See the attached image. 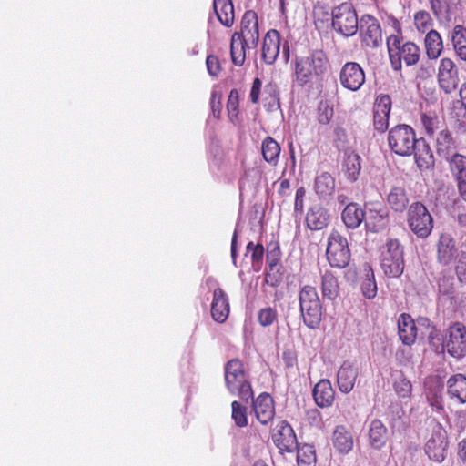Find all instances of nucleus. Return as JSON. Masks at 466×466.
<instances>
[{"label": "nucleus", "mask_w": 466, "mask_h": 466, "mask_svg": "<svg viewBox=\"0 0 466 466\" xmlns=\"http://www.w3.org/2000/svg\"><path fill=\"white\" fill-rule=\"evenodd\" d=\"M294 81L305 86L314 79L323 77L329 69V61L322 49H313L306 55L296 56L293 62Z\"/></svg>", "instance_id": "1"}, {"label": "nucleus", "mask_w": 466, "mask_h": 466, "mask_svg": "<svg viewBox=\"0 0 466 466\" xmlns=\"http://www.w3.org/2000/svg\"><path fill=\"white\" fill-rule=\"evenodd\" d=\"M393 27L396 35L387 37L386 45L391 68L400 72L402 64L406 66H412L418 64L421 56L420 47L412 41H406L402 37L401 25L397 19H393Z\"/></svg>", "instance_id": "2"}, {"label": "nucleus", "mask_w": 466, "mask_h": 466, "mask_svg": "<svg viewBox=\"0 0 466 466\" xmlns=\"http://www.w3.org/2000/svg\"><path fill=\"white\" fill-rule=\"evenodd\" d=\"M224 370L226 387L231 394L238 395L245 401L253 397L251 384L248 381L244 364L239 359L228 360L225 364Z\"/></svg>", "instance_id": "3"}, {"label": "nucleus", "mask_w": 466, "mask_h": 466, "mask_svg": "<svg viewBox=\"0 0 466 466\" xmlns=\"http://www.w3.org/2000/svg\"><path fill=\"white\" fill-rule=\"evenodd\" d=\"M299 301L303 323L311 329H318L322 320L323 307L316 288L303 286L299 290Z\"/></svg>", "instance_id": "4"}, {"label": "nucleus", "mask_w": 466, "mask_h": 466, "mask_svg": "<svg viewBox=\"0 0 466 466\" xmlns=\"http://www.w3.org/2000/svg\"><path fill=\"white\" fill-rule=\"evenodd\" d=\"M418 139L414 129L405 124L393 127L388 133V145L390 150L401 157L411 156L416 149Z\"/></svg>", "instance_id": "5"}, {"label": "nucleus", "mask_w": 466, "mask_h": 466, "mask_svg": "<svg viewBox=\"0 0 466 466\" xmlns=\"http://www.w3.org/2000/svg\"><path fill=\"white\" fill-rule=\"evenodd\" d=\"M407 223L419 238H428L433 229V218L426 206L420 201L413 202L409 207Z\"/></svg>", "instance_id": "6"}, {"label": "nucleus", "mask_w": 466, "mask_h": 466, "mask_svg": "<svg viewBox=\"0 0 466 466\" xmlns=\"http://www.w3.org/2000/svg\"><path fill=\"white\" fill-rule=\"evenodd\" d=\"M331 24L335 31L345 36L354 35L358 31V15L353 5L344 2L331 11Z\"/></svg>", "instance_id": "7"}, {"label": "nucleus", "mask_w": 466, "mask_h": 466, "mask_svg": "<svg viewBox=\"0 0 466 466\" xmlns=\"http://www.w3.org/2000/svg\"><path fill=\"white\" fill-rule=\"evenodd\" d=\"M403 247L396 238L389 239L381 252L380 267L390 278L400 277L404 270Z\"/></svg>", "instance_id": "8"}, {"label": "nucleus", "mask_w": 466, "mask_h": 466, "mask_svg": "<svg viewBox=\"0 0 466 466\" xmlns=\"http://www.w3.org/2000/svg\"><path fill=\"white\" fill-rule=\"evenodd\" d=\"M420 328H425L428 332V337L432 339V335L436 329L428 319L420 318L417 319L416 322L409 314L403 313L398 319L399 338L401 342L407 346H411L415 343Z\"/></svg>", "instance_id": "9"}, {"label": "nucleus", "mask_w": 466, "mask_h": 466, "mask_svg": "<svg viewBox=\"0 0 466 466\" xmlns=\"http://www.w3.org/2000/svg\"><path fill=\"white\" fill-rule=\"evenodd\" d=\"M326 255L329 265L334 268H346L350 261L348 240L337 230H332L328 238Z\"/></svg>", "instance_id": "10"}, {"label": "nucleus", "mask_w": 466, "mask_h": 466, "mask_svg": "<svg viewBox=\"0 0 466 466\" xmlns=\"http://www.w3.org/2000/svg\"><path fill=\"white\" fill-rule=\"evenodd\" d=\"M443 349L455 358L461 359L466 355V326L462 322L451 323L445 331Z\"/></svg>", "instance_id": "11"}, {"label": "nucleus", "mask_w": 466, "mask_h": 466, "mask_svg": "<svg viewBox=\"0 0 466 466\" xmlns=\"http://www.w3.org/2000/svg\"><path fill=\"white\" fill-rule=\"evenodd\" d=\"M437 80L440 89L445 94H452L459 86V71L454 61L450 57H442L438 66Z\"/></svg>", "instance_id": "12"}, {"label": "nucleus", "mask_w": 466, "mask_h": 466, "mask_svg": "<svg viewBox=\"0 0 466 466\" xmlns=\"http://www.w3.org/2000/svg\"><path fill=\"white\" fill-rule=\"evenodd\" d=\"M244 41L246 46H251L257 48L259 40V28L258 15L253 10H248L244 13L240 21V30L233 34Z\"/></svg>", "instance_id": "13"}, {"label": "nucleus", "mask_w": 466, "mask_h": 466, "mask_svg": "<svg viewBox=\"0 0 466 466\" xmlns=\"http://www.w3.org/2000/svg\"><path fill=\"white\" fill-rule=\"evenodd\" d=\"M449 441L446 431L437 425L425 444V452L434 461L441 462L447 453Z\"/></svg>", "instance_id": "14"}, {"label": "nucleus", "mask_w": 466, "mask_h": 466, "mask_svg": "<svg viewBox=\"0 0 466 466\" xmlns=\"http://www.w3.org/2000/svg\"><path fill=\"white\" fill-rule=\"evenodd\" d=\"M339 77L340 85L350 91L360 90L366 81L364 69L357 62L345 63Z\"/></svg>", "instance_id": "15"}, {"label": "nucleus", "mask_w": 466, "mask_h": 466, "mask_svg": "<svg viewBox=\"0 0 466 466\" xmlns=\"http://www.w3.org/2000/svg\"><path fill=\"white\" fill-rule=\"evenodd\" d=\"M271 438L280 453L292 452L297 448L293 428L286 420L279 421L272 430Z\"/></svg>", "instance_id": "16"}, {"label": "nucleus", "mask_w": 466, "mask_h": 466, "mask_svg": "<svg viewBox=\"0 0 466 466\" xmlns=\"http://www.w3.org/2000/svg\"><path fill=\"white\" fill-rule=\"evenodd\" d=\"M365 225L372 232L384 229L389 223V212L380 203L371 202L365 205Z\"/></svg>", "instance_id": "17"}, {"label": "nucleus", "mask_w": 466, "mask_h": 466, "mask_svg": "<svg viewBox=\"0 0 466 466\" xmlns=\"http://www.w3.org/2000/svg\"><path fill=\"white\" fill-rule=\"evenodd\" d=\"M391 110V98L389 95H379L373 106V126L379 132H385L389 127Z\"/></svg>", "instance_id": "18"}, {"label": "nucleus", "mask_w": 466, "mask_h": 466, "mask_svg": "<svg viewBox=\"0 0 466 466\" xmlns=\"http://www.w3.org/2000/svg\"><path fill=\"white\" fill-rule=\"evenodd\" d=\"M360 35L366 46L370 48L379 46L382 43V33L379 21L370 15L362 17Z\"/></svg>", "instance_id": "19"}, {"label": "nucleus", "mask_w": 466, "mask_h": 466, "mask_svg": "<svg viewBox=\"0 0 466 466\" xmlns=\"http://www.w3.org/2000/svg\"><path fill=\"white\" fill-rule=\"evenodd\" d=\"M448 163L449 169L457 184L460 197L466 200V156L453 153Z\"/></svg>", "instance_id": "20"}, {"label": "nucleus", "mask_w": 466, "mask_h": 466, "mask_svg": "<svg viewBox=\"0 0 466 466\" xmlns=\"http://www.w3.org/2000/svg\"><path fill=\"white\" fill-rule=\"evenodd\" d=\"M252 409L257 420L262 425H268L275 416V405L273 398L266 392L259 394L253 400Z\"/></svg>", "instance_id": "21"}, {"label": "nucleus", "mask_w": 466, "mask_h": 466, "mask_svg": "<svg viewBox=\"0 0 466 466\" xmlns=\"http://www.w3.org/2000/svg\"><path fill=\"white\" fill-rule=\"evenodd\" d=\"M280 49V34L275 30L270 29L264 36L261 57L268 65H273L279 54Z\"/></svg>", "instance_id": "22"}, {"label": "nucleus", "mask_w": 466, "mask_h": 466, "mask_svg": "<svg viewBox=\"0 0 466 466\" xmlns=\"http://www.w3.org/2000/svg\"><path fill=\"white\" fill-rule=\"evenodd\" d=\"M229 311L230 306L227 293L219 287L215 289L211 303L213 319L218 323H224L228 318Z\"/></svg>", "instance_id": "23"}, {"label": "nucleus", "mask_w": 466, "mask_h": 466, "mask_svg": "<svg viewBox=\"0 0 466 466\" xmlns=\"http://www.w3.org/2000/svg\"><path fill=\"white\" fill-rule=\"evenodd\" d=\"M457 248L454 238L448 233L441 234L437 242V260L442 265H450L456 258Z\"/></svg>", "instance_id": "24"}, {"label": "nucleus", "mask_w": 466, "mask_h": 466, "mask_svg": "<svg viewBox=\"0 0 466 466\" xmlns=\"http://www.w3.org/2000/svg\"><path fill=\"white\" fill-rule=\"evenodd\" d=\"M312 394L319 408L330 407L335 400V390L329 380H320L315 385Z\"/></svg>", "instance_id": "25"}, {"label": "nucleus", "mask_w": 466, "mask_h": 466, "mask_svg": "<svg viewBox=\"0 0 466 466\" xmlns=\"http://www.w3.org/2000/svg\"><path fill=\"white\" fill-rule=\"evenodd\" d=\"M358 376L357 370L350 362H344L338 370L337 383L339 390L349 393L352 390Z\"/></svg>", "instance_id": "26"}, {"label": "nucleus", "mask_w": 466, "mask_h": 466, "mask_svg": "<svg viewBox=\"0 0 466 466\" xmlns=\"http://www.w3.org/2000/svg\"><path fill=\"white\" fill-rule=\"evenodd\" d=\"M369 443L371 448L380 450L388 440V430L380 420H371L369 428Z\"/></svg>", "instance_id": "27"}, {"label": "nucleus", "mask_w": 466, "mask_h": 466, "mask_svg": "<svg viewBox=\"0 0 466 466\" xmlns=\"http://www.w3.org/2000/svg\"><path fill=\"white\" fill-rule=\"evenodd\" d=\"M447 393L452 400L460 403H466V377L458 373L450 377L447 380Z\"/></svg>", "instance_id": "28"}, {"label": "nucleus", "mask_w": 466, "mask_h": 466, "mask_svg": "<svg viewBox=\"0 0 466 466\" xmlns=\"http://www.w3.org/2000/svg\"><path fill=\"white\" fill-rule=\"evenodd\" d=\"M329 219V215L326 208L319 205L311 207L306 215V225L311 230H320L324 228Z\"/></svg>", "instance_id": "29"}, {"label": "nucleus", "mask_w": 466, "mask_h": 466, "mask_svg": "<svg viewBox=\"0 0 466 466\" xmlns=\"http://www.w3.org/2000/svg\"><path fill=\"white\" fill-rule=\"evenodd\" d=\"M424 48L430 60H436L441 56L444 45L442 37L437 30H431L425 34Z\"/></svg>", "instance_id": "30"}, {"label": "nucleus", "mask_w": 466, "mask_h": 466, "mask_svg": "<svg viewBox=\"0 0 466 466\" xmlns=\"http://www.w3.org/2000/svg\"><path fill=\"white\" fill-rule=\"evenodd\" d=\"M361 170V157L351 151L345 154L342 162V173L350 182H356L359 179Z\"/></svg>", "instance_id": "31"}, {"label": "nucleus", "mask_w": 466, "mask_h": 466, "mask_svg": "<svg viewBox=\"0 0 466 466\" xmlns=\"http://www.w3.org/2000/svg\"><path fill=\"white\" fill-rule=\"evenodd\" d=\"M426 397L430 404L438 410L443 409V398L441 384L438 377H429L425 381Z\"/></svg>", "instance_id": "32"}, {"label": "nucleus", "mask_w": 466, "mask_h": 466, "mask_svg": "<svg viewBox=\"0 0 466 466\" xmlns=\"http://www.w3.org/2000/svg\"><path fill=\"white\" fill-rule=\"evenodd\" d=\"M213 9L218 20L226 27H231L235 22L232 0H214Z\"/></svg>", "instance_id": "33"}, {"label": "nucleus", "mask_w": 466, "mask_h": 466, "mask_svg": "<svg viewBox=\"0 0 466 466\" xmlns=\"http://www.w3.org/2000/svg\"><path fill=\"white\" fill-rule=\"evenodd\" d=\"M430 8L437 19L451 21L457 11V4L453 0H429Z\"/></svg>", "instance_id": "34"}, {"label": "nucleus", "mask_w": 466, "mask_h": 466, "mask_svg": "<svg viewBox=\"0 0 466 466\" xmlns=\"http://www.w3.org/2000/svg\"><path fill=\"white\" fill-rule=\"evenodd\" d=\"M332 443L339 453H348L352 450L354 441L350 431L343 425H338L333 431Z\"/></svg>", "instance_id": "35"}, {"label": "nucleus", "mask_w": 466, "mask_h": 466, "mask_svg": "<svg viewBox=\"0 0 466 466\" xmlns=\"http://www.w3.org/2000/svg\"><path fill=\"white\" fill-rule=\"evenodd\" d=\"M366 209H362L357 203L348 204L341 214V218L347 228H357L361 222L365 221Z\"/></svg>", "instance_id": "36"}, {"label": "nucleus", "mask_w": 466, "mask_h": 466, "mask_svg": "<svg viewBox=\"0 0 466 466\" xmlns=\"http://www.w3.org/2000/svg\"><path fill=\"white\" fill-rule=\"evenodd\" d=\"M456 148V141L451 132L445 127L437 133L436 150L439 156L449 157L452 151Z\"/></svg>", "instance_id": "37"}, {"label": "nucleus", "mask_w": 466, "mask_h": 466, "mask_svg": "<svg viewBox=\"0 0 466 466\" xmlns=\"http://www.w3.org/2000/svg\"><path fill=\"white\" fill-rule=\"evenodd\" d=\"M412 154L414 155L415 162L420 170L429 169L433 166V154L424 139H418L416 149Z\"/></svg>", "instance_id": "38"}, {"label": "nucleus", "mask_w": 466, "mask_h": 466, "mask_svg": "<svg viewBox=\"0 0 466 466\" xmlns=\"http://www.w3.org/2000/svg\"><path fill=\"white\" fill-rule=\"evenodd\" d=\"M451 42L455 55L466 62V27L464 25H454L451 34Z\"/></svg>", "instance_id": "39"}, {"label": "nucleus", "mask_w": 466, "mask_h": 466, "mask_svg": "<svg viewBox=\"0 0 466 466\" xmlns=\"http://www.w3.org/2000/svg\"><path fill=\"white\" fill-rule=\"evenodd\" d=\"M336 187L335 178L329 172L317 176L314 188L320 198H327L333 195Z\"/></svg>", "instance_id": "40"}, {"label": "nucleus", "mask_w": 466, "mask_h": 466, "mask_svg": "<svg viewBox=\"0 0 466 466\" xmlns=\"http://www.w3.org/2000/svg\"><path fill=\"white\" fill-rule=\"evenodd\" d=\"M387 201L390 207L396 212H403L409 204L407 192L402 187H393L390 188Z\"/></svg>", "instance_id": "41"}, {"label": "nucleus", "mask_w": 466, "mask_h": 466, "mask_svg": "<svg viewBox=\"0 0 466 466\" xmlns=\"http://www.w3.org/2000/svg\"><path fill=\"white\" fill-rule=\"evenodd\" d=\"M253 49L251 46H246L238 36L232 35L230 40V57L232 63L241 66L246 61L247 50Z\"/></svg>", "instance_id": "42"}, {"label": "nucleus", "mask_w": 466, "mask_h": 466, "mask_svg": "<svg viewBox=\"0 0 466 466\" xmlns=\"http://www.w3.org/2000/svg\"><path fill=\"white\" fill-rule=\"evenodd\" d=\"M321 292L324 299L334 300L339 294L338 278L330 271L321 277Z\"/></svg>", "instance_id": "43"}, {"label": "nucleus", "mask_w": 466, "mask_h": 466, "mask_svg": "<svg viewBox=\"0 0 466 466\" xmlns=\"http://www.w3.org/2000/svg\"><path fill=\"white\" fill-rule=\"evenodd\" d=\"M279 144L271 137H267L261 144V153L266 162L276 166L280 154Z\"/></svg>", "instance_id": "44"}, {"label": "nucleus", "mask_w": 466, "mask_h": 466, "mask_svg": "<svg viewBox=\"0 0 466 466\" xmlns=\"http://www.w3.org/2000/svg\"><path fill=\"white\" fill-rule=\"evenodd\" d=\"M420 122L425 133L430 137H432L436 132L438 133L446 127L443 119L436 114L422 113L420 115Z\"/></svg>", "instance_id": "45"}, {"label": "nucleus", "mask_w": 466, "mask_h": 466, "mask_svg": "<svg viewBox=\"0 0 466 466\" xmlns=\"http://www.w3.org/2000/svg\"><path fill=\"white\" fill-rule=\"evenodd\" d=\"M413 24L416 30L420 34H427L431 30H434L433 19L429 12L425 10H419L413 15Z\"/></svg>", "instance_id": "46"}, {"label": "nucleus", "mask_w": 466, "mask_h": 466, "mask_svg": "<svg viewBox=\"0 0 466 466\" xmlns=\"http://www.w3.org/2000/svg\"><path fill=\"white\" fill-rule=\"evenodd\" d=\"M312 16L315 26L322 27L331 19L329 5L322 2H317L313 6Z\"/></svg>", "instance_id": "47"}, {"label": "nucleus", "mask_w": 466, "mask_h": 466, "mask_svg": "<svg viewBox=\"0 0 466 466\" xmlns=\"http://www.w3.org/2000/svg\"><path fill=\"white\" fill-rule=\"evenodd\" d=\"M297 461L298 464L310 465L316 462L315 448L311 444L304 443L302 445L297 444Z\"/></svg>", "instance_id": "48"}, {"label": "nucleus", "mask_w": 466, "mask_h": 466, "mask_svg": "<svg viewBox=\"0 0 466 466\" xmlns=\"http://www.w3.org/2000/svg\"><path fill=\"white\" fill-rule=\"evenodd\" d=\"M281 251L277 241H271L267 245L266 263L267 267H282L280 264Z\"/></svg>", "instance_id": "49"}, {"label": "nucleus", "mask_w": 466, "mask_h": 466, "mask_svg": "<svg viewBox=\"0 0 466 466\" xmlns=\"http://www.w3.org/2000/svg\"><path fill=\"white\" fill-rule=\"evenodd\" d=\"M231 418L237 427L244 428L248 425L247 407L241 405L238 401L234 400L231 403Z\"/></svg>", "instance_id": "50"}, {"label": "nucleus", "mask_w": 466, "mask_h": 466, "mask_svg": "<svg viewBox=\"0 0 466 466\" xmlns=\"http://www.w3.org/2000/svg\"><path fill=\"white\" fill-rule=\"evenodd\" d=\"M283 267H267L265 271V284L277 288L283 281Z\"/></svg>", "instance_id": "51"}, {"label": "nucleus", "mask_w": 466, "mask_h": 466, "mask_svg": "<svg viewBox=\"0 0 466 466\" xmlns=\"http://www.w3.org/2000/svg\"><path fill=\"white\" fill-rule=\"evenodd\" d=\"M393 389L400 398H410L412 391L411 382L400 373L393 382Z\"/></svg>", "instance_id": "52"}, {"label": "nucleus", "mask_w": 466, "mask_h": 466, "mask_svg": "<svg viewBox=\"0 0 466 466\" xmlns=\"http://www.w3.org/2000/svg\"><path fill=\"white\" fill-rule=\"evenodd\" d=\"M333 115V106L327 100H321L317 110L318 122L321 125H328L331 121Z\"/></svg>", "instance_id": "53"}, {"label": "nucleus", "mask_w": 466, "mask_h": 466, "mask_svg": "<svg viewBox=\"0 0 466 466\" xmlns=\"http://www.w3.org/2000/svg\"><path fill=\"white\" fill-rule=\"evenodd\" d=\"M239 94L238 91L234 88L229 92L228 101H227V110L228 113V116L231 121L238 118L239 110Z\"/></svg>", "instance_id": "54"}, {"label": "nucleus", "mask_w": 466, "mask_h": 466, "mask_svg": "<svg viewBox=\"0 0 466 466\" xmlns=\"http://www.w3.org/2000/svg\"><path fill=\"white\" fill-rule=\"evenodd\" d=\"M361 291L363 296L369 299L375 298L377 295V284L372 270H370V274H368L367 278L362 280Z\"/></svg>", "instance_id": "55"}, {"label": "nucleus", "mask_w": 466, "mask_h": 466, "mask_svg": "<svg viewBox=\"0 0 466 466\" xmlns=\"http://www.w3.org/2000/svg\"><path fill=\"white\" fill-rule=\"evenodd\" d=\"M348 134L345 128L340 126L334 127L332 132V144L338 150H343L348 144Z\"/></svg>", "instance_id": "56"}, {"label": "nucleus", "mask_w": 466, "mask_h": 466, "mask_svg": "<svg viewBox=\"0 0 466 466\" xmlns=\"http://www.w3.org/2000/svg\"><path fill=\"white\" fill-rule=\"evenodd\" d=\"M247 251L251 254V260L253 266L258 265L259 267L262 264L263 257L265 253V249L263 245L261 244H254L252 241L248 242L247 245Z\"/></svg>", "instance_id": "57"}, {"label": "nucleus", "mask_w": 466, "mask_h": 466, "mask_svg": "<svg viewBox=\"0 0 466 466\" xmlns=\"http://www.w3.org/2000/svg\"><path fill=\"white\" fill-rule=\"evenodd\" d=\"M277 310L271 307L262 309L258 312V322L263 327L272 325L277 320Z\"/></svg>", "instance_id": "58"}, {"label": "nucleus", "mask_w": 466, "mask_h": 466, "mask_svg": "<svg viewBox=\"0 0 466 466\" xmlns=\"http://www.w3.org/2000/svg\"><path fill=\"white\" fill-rule=\"evenodd\" d=\"M206 65L208 74L213 77H218L222 70L218 57L215 55H208L206 58Z\"/></svg>", "instance_id": "59"}, {"label": "nucleus", "mask_w": 466, "mask_h": 466, "mask_svg": "<svg viewBox=\"0 0 466 466\" xmlns=\"http://www.w3.org/2000/svg\"><path fill=\"white\" fill-rule=\"evenodd\" d=\"M262 82L258 77L253 80L251 90H250V100L253 104H258L259 101V95Z\"/></svg>", "instance_id": "60"}, {"label": "nucleus", "mask_w": 466, "mask_h": 466, "mask_svg": "<svg viewBox=\"0 0 466 466\" xmlns=\"http://www.w3.org/2000/svg\"><path fill=\"white\" fill-rule=\"evenodd\" d=\"M282 360L287 368H292L297 364V355L293 350L283 351Z\"/></svg>", "instance_id": "61"}, {"label": "nucleus", "mask_w": 466, "mask_h": 466, "mask_svg": "<svg viewBox=\"0 0 466 466\" xmlns=\"http://www.w3.org/2000/svg\"><path fill=\"white\" fill-rule=\"evenodd\" d=\"M455 272L461 282L466 283V258H461L455 268Z\"/></svg>", "instance_id": "62"}, {"label": "nucleus", "mask_w": 466, "mask_h": 466, "mask_svg": "<svg viewBox=\"0 0 466 466\" xmlns=\"http://www.w3.org/2000/svg\"><path fill=\"white\" fill-rule=\"evenodd\" d=\"M305 194H306V191H305V188L303 187H300L299 188L297 189V191H296V198H295V204H294L295 210L302 211V209H303V198L305 197Z\"/></svg>", "instance_id": "63"}, {"label": "nucleus", "mask_w": 466, "mask_h": 466, "mask_svg": "<svg viewBox=\"0 0 466 466\" xmlns=\"http://www.w3.org/2000/svg\"><path fill=\"white\" fill-rule=\"evenodd\" d=\"M458 458L461 460V461L463 464H466V438H463L459 443H458Z\"/></svg>", "instance_id": "64"}]
</instances>
